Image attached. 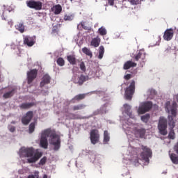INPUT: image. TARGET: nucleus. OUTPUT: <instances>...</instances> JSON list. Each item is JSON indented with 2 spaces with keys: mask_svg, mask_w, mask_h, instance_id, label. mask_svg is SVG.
<instances>
[{
  "mask_svg": "<svg viewBox=\"0 0 178 178\" xmlns=\"http://www.w3.org/2000/svg\"><path fill=\"white\" fill-rule=\"evenodd\" d=\"M86 104H77L76 106H74L72 107L73 111H78L79 110H83L86 108Z\"/></svg>",
  "mask_w": 178,
  "mask_h": 178,
  "instance_id": "obj_30",
  "label": "nucleus"
},
{
  "mask_svg": "<svg viewBox=\"0 0 178 178\" xmlns=\"http://www.w3.org/2000/svg\"><path fill=\"white\" fill-rule=\"evenodd\" d=\"M74 13H65L64 15V20L72 21L74 19Z\"/></svg>",
  "mask_w": 178,
  "mask_h": 178,
  "instance_id": "obj_29",
  "label": "nucleus"
},
{
  "mask_svg": "<svg viewBox=\"0 0 178 178\" xmlns=\"http://www.w3.org/2000/svg\"><path fill=\"white\" fill-rule=\"evenodd\" d=\"M146 58V53L143 50H140V51L134 56L136 60H141V62H145Z\"/></svg>",
  "mask_w": 178,
  "mask_h": 178,
  "instance_id": "obj_17",
  "label": "nucleus"
},
{
  "mask_svg": "<svg viewBox=\"0 0 178 178\" xmlns=\"http://www.w3.org/2000/svg\"><path fill=\"white\" fill-rule=\"evenodd\" d=\"M16 89H12V90H10L9 92H6V93H4L3 97L4 99H10V97H13L15 93Z\"/></svg>",
  "mask_w": 178,
  "mask_h": 178,
  "instance_id": "obj_24",
  "label": "nucleus"
},
{
  "mask_svg": "<svg viewBox=\"0 0 178 178\" xmlns=\"http://www.w3.org/2000/svg\"><path fill=\"white\" fill-rule=\"evenodd\" d=\"M149 118H150V114H145V115H142L141 120L143 122L147 123V122H148Z\"/></svg>",
  "mask_w": 178,
  "mask_h": 178,
  "instance_id": "obj_36",
  "label": "nucleus"
},
{
  "mask_svg": "<svg viewBox=\"0 0 178 178\" xmlns=\"http://www.w3.org/2000/svg\"><path fill=\"white\" fill-rule=\"evenodd\" d=\"M124 108L125 109L126 112L127 113L128 115L130 118H135V115L132 114V113H129L131 110V106L129 104H124Z\"/></svg>",
  "mask_w": 178,
  "mask_h": 178,
  "instance_id": "obj_25",
  "label": "nucleus"
},
{
  "mask_svg": "<svg viewBox=\"0 0 178 178\" xmlns=\"http://www.w3.org/2000/svg\"><path fill=\"white\" fill-rule=\"evenodd\" d=\"M70 1H73V0H70Z\"/></svg>",
  "mask_w": 178,
  "mask_h": 178,
  "instance_id": "obj_55",
  "label": "nucleus"
},
{
  "mask_svg": "<svg viewBox=\"0 0 178 178\" xmlns=\"http://www.w3.org/2000/svg\"><path fill=\"white\" fill-rule=\"evenodd\" d=\"M135 67H137L136 63H133V61H127L124 64V70H130V68H134Z\"/></svg>",
  "mask_w": 178,
  "mask_h": 178,
  "instance_id": "obj_19",
  "label": "nucleus"
},
{
  "mask_svg": "<svg viewBox=\"0 0 178 178\" xmlns=\"http://www.w3.org/2000/svg\"><path fill=\"white\" fill-rule=\"evenodd\" d=\"M42 93H43L44 95V96H46L47 95H49L48 90H46V92H45V90H42Z\"/></svg>",
  "mask_w": 178,
  "mask_h": 178,
  "instance_id": "obj_49",
  "label": "nucleus"
},
{
  "mask_svg": "<svg viewBox=\"0 0 178 178\" xmlns=\"http://www.w3.org/2000/svg\"><path fill=\"white\" fill-rule=\"evenodd\" d=\"M170 159L174 164H178V156L175 153L170 154Z\"/></svg>",
  "mask_w": 178,
  "mask_h": 178,
  "instance_id": "obj_32",
  "label": "nucleus"
},
{
  "mask_svg": "<svg viewBox=\"0 0 178 178\" xmlns=\"http://www.w3.org/2000/svg\"><path fill=\"white\" fill-rule=\"evenodd\" d=\"M8 24H10V26H13V22L12 20H10V21L8 22Z\"/></svg>",
  "mask_w": 178,
  "mask_h": 178,
  "instance_id": "obj_50",
  "label": "nucleus"
},
{
  "mask_svg": "<svg viewBox=\"0 0 178 178\" xmlns=\"http://www.w3.org/2000/svg\"><path fill=\"white\" fill-rule=\"evenodd\" d=\"M38 74V70H31L29 72H27L28 85H31L33 82L37 78Z\"/></svg>",
  "mask_w": 178,
  "mask_h": 178,
  "instance_id": "obj_12",
  "label": "nucleus"
},
{
  "mask_svg": "<svg viewBox=\"0 0 178 178\" xmlns=\"http://www.w3.org/2000/svg\"><path fill=\"white\" fill-rule=\"evenodd\" d=\"M101 42V39H99V35H97V38H94L92 39L90 45H92V47H99V44Z\"/></svg>",
  "mask_w": 178,
  "mask_h": 178,
  "instance_id": "obj_23",
  "label": "nucleus"
},
{
  "mask_svg": "<svg viewBox=\"0 0 178 178\" xmlns=\"http://www.w3.org/2000/svg\"><path fill=\"white\" fill-rule=\"evenodd\" d=\"M177 104L176 102H173L170 107V112L172 115H168V125L171 128L168 134L169 139H172V140L175 139V132L174 131V128L176 125V122L174 120V117H176L177 115Z\"/></svg>",
  "mask_w": 178,
  "mask_h": 178,
  "instance_id": "obj_2",
  "label": "nucleus"
},
{
  "mask_svg": "<svg viewBox=\"0 0 178 178\" xmlns=\"http://www.w3.org/2000/svg\"><path fill=\"white\" fill-rule=\"evenodd\" d=\"M35 106V103H22L19 106V108L22 110H29L31 107Z\"/></svg>",
  "mask_w": 178,
  "mask_h": 178,
  "instance_id": "obj_21",
  "label": "nucleus"
},
{
  "mask_svg": "<svg viewBox=\"0 0 178 178\" xmlns=\"http://www.w3.org/2000/svg\"><path fill=\"white\" fill-rule=\"evenodd\" d=\"M149 92L150 93H155V90H154L153 89L149 90Z\"/></svg>",
  "mask_w": 178,
  "mask_h": 178,
  "instance_id": "obj_51",
  "label": "nucleus"
},
{
  "mask_svg": "<svg viewBox=\"0 0 178 178\" xmlns=\"http://www.w3.org/2000/svg\"><path fill=\"white\" fill-rule=\"evenodd\" d=\"M10 132H15L16 131L15 127H10Z\"/></svg>",
  "mask_w": 178,
  "mask_h": 178,
  "instance_id": "obj_46",
  "label": "nucleus"
},
{
  "mask_svg": "<svg viewBox=\"0 0 178 178\" xmlns=\"http://www.w3.org/2000/svg\"><path fill=\"white\" fill-rule=\"evenodd\" d=\"M98 31L99 34H101V35H105L106 34H107V30L103 26L102 27H99Z\"/></svg>",
  "mask_w": 178,
  "mask_h": 178,
  "instance_id": "obj_35",
  "label": "nucleus"
},
{
  "mask_svg": "<svg viewBox=\"0 0 178 178\" xmlns=\"http://www.w3.org/2000/svg\"><path fill=\"white\" fill-rule=\"evenodd\" d=\"M81 26L83 29H85V30H88L90 29L87 22H81Z\"/></svg>",
  "mask_w": 178,
  "mask_h": 178,
  "instance_id": "obj_40",
  "label": "nucleus"
},
{
  "mask_svg": "<svg viewBox=\"0 0 178 178\" xmlns=\"http://www.w3.org/2000/svg\"><path fill=\"white\" fill-rule=\"evenodd\" d=\"M56 62L60 67H63L65 63L64 58H62V57H59Z\"/></svg>",
  "mask_w": 178,
  "mask_h": 178,
  "instance_id": "obj_37",
  "label": "nucleus"
},
{
  "mask_svg": "<svg viewBox=\"0 0 178 178\" xmlns=\"http://www.w3.org/2000/svg\"><path fill=\"white\" fill-rule=\"evenodd\" d=\"M35 124L36 122H31L29 125V134H33L35 131Z\"/></svg>",
  "mask_w": 178,
  "mask_h": 178,
  "instance_id": "obj_34",
  "label": "nucleus"
},
{
  "mask_svg": "<svg viewBox=\"0 0 178 178\" xmlns=\"http://www.w3.org/2000/svg\"><path fill=\"white\" fill-rule=\"evenodd\" d=\"M111 140V136L108 131H104V143H108Z\"/></svg>",
  "mask_w": 178,
  "mask_h": 178,
  "instance_id": "obj_26",
  "label": "nucleus"
},
{
  "mask_svg": "<svg viewBox=\"0 0 178 178\" xmlns=\"http://www.w3.org/2000/svg\"><path fill=\"white\" fill-rule=\"evenodd\" d=\"M146 129L145 128H136L134 129V134L136 138H144L145 136Z\"/></svg>",
  "mask_w": 178,
  "mask_h": 178,
  "instance_id": "obj_15",
  "label": "nucleus"
},
{
  "mask_svg": "<svg viewBox=\"0 0 178 178\" xmlns=\"http://www.w3.org/2000/svg\"><path fill=\"white\" fill-rule=\"evenodd\" d=\"M141 149L140 160H143L147 164H149V158L152 156V150L148 146H145L144 145H142Z\"/></svg>",
  "mask_w": 178,
  "mask_h": 178,
  "instance_id": "obj_4",
  "label": "nucleus"
},
{
  "mask_svg": "<svg viewBox=\"0 0 178 178\" xmlns=\"http://www.w3.org/2000/svg\"><path fill=\"white\" fill-rule=\"evenodd\" d=\"M21 156L27 157V163H36L42 156V152H35L34 147H22L20 149Z\"/></svg>",
  "mask_w": 178,
  "mask_h": 178,
  "instance_id": "obj_1",
  "label": "nucleus"
},
{
  "mask_svg": "<svg viewBox=\"0 0 178 178\" xmlns=\"http://www.w3.org/2000/svg\"><path fill=\"white\" fill-rule=\"evenodd\" d=\"M136 90V82L131 81L129 86L125 90V97L127 100H131Z\"/></svg>",
  "mask_w": 178,
  "mask_h": 178,
  "instance_id": "obj_6",
  "label": "nucleus"
},
{
  "mask_svg": "<svg viewBox=\"0 0 178 178\" xmlns=\"http://www.w3.org/2000/svg\"><path fill=\"white\" fill-rule=\"evenodd\" d=\"M36 42V35H25L24 38V44L28 45V47H33Z\"/></svg>",
  "mask_w": 178,
  "mask_h": 178,
  "instance_id": "obj_11",
  "label": "nucleus"
},
{
  "mask_svg": "<svg viewBox=\"0 0 178 178\" xmlns=\"http://www.w3.org/2000/svg\"><path fill=\"white\" fill-rule=\"evenodd\" d=\"M168 121L164 117H160L158 124L159 132L161 135H168Z\"/></svg>",
  "mask_w": 178,
  "mask_h": 178,
  "instance_id": "obj_5",
  "label": "nucleus"
},
{
  "mask_svg": "<svg viewBox=\"0 0 178 178\" xmlns=\"http://www.w3.org/2000/svg\"><path fill=\"white\" fill-rule=\"evenodd\" d=\"M170 102H167V103H165V108L167 109L168 113H170Z\"/></svg>",
  "mask_w": 178,
  "mask_h": 178,
  "instance_id": "obj_42",
  "label": "nucleus"
},
{
  "mask_svg": "<svg viewBox=\"0 0 178 178\" xmlns=\"http://www.w3.org/2000/svg\"><path fill=\"white\" fill-rule=\"evenodd\" d=\"M104 52H105V49L104 46H100L99 49V56H98L99 59H102Z\"/></svg>",
  "mask_w": 178,
  "mask_h": 178,
  "instance_id": "obj_33",
  "label": "nucleus"
},
{
  "mask_svg": "<svg viewBox=\"0 0 178 178\" xmlns=\"http://www.w3.org/2000/svg\"><path fill=\"white\" fill-rule=\"evenodd\" d=\"M15 28L17 29V30H18L19 31H20V33H24V30H25V26L24 23H17V24H15Z\"/></svg>",
  "mask_w": 178,
  "mask_h": 178,
  "instance_id": "obj_27",
  "label": "nucleus"
},
{
  "mask_svg": "<svg viewBox=\"0 0 178 178\" xmlns=\"http://www.w3.org/2000/svg\"><path fill=\"white\" fill-rule=\"evenodd\" d=\"M49 143L53 145L54 150L58 151L61 146L60 136L56 132L49 129Z\"/></svg>",
  "mask_w": 178,
  "mask_h": 178,
  "instance_id": "obj_3",
  "label": "nucleus"
},
{
  "mask_svg": "<svg viewBox=\"0 0 178 178\" xmlns=\"http://www.w3.org/2000/svg\"><path fill=\"white\" fill-rule=\"evenodd\" d=\"M177 102H178V95L176 97Z\"/></svg>",
  "mask_w": 178,
  "mask_h": 178,
  "instance_id": "obj_52",
  "label": "nucleus"
},
{
  "mask_svg": "<svg viewBox=\"0 0 178 178\" xmlns=\"http://www.w3.org/2000/svg\"><path fill=\"white\" fill-rule=\"evenodd\" d=\"M153 104L152 102H145V103H142V104L139 106L138 110V114H145V113H148L152 108Z\"/></svg>",
  "mask_w": 178,
  "mask_h": 178,
  "instance_id": "obj_8",
  "label": "nucleus"
},
{
  "mask_svg": "<svg viewBox=\"0 0 178 178\" xmlns=\"http://www.w3.org/2000/svg\"><path fill=\"white\" fill-rule=\"evenodd\" d=\"M135 164H138L139 163L138 157H136L135 160H134Z\"/></svg>",
  "mask_w": 178,
  "mask_h": 178,
  "instance_id": "obj_48",
  "label": "nucleus"
},
{
  "mask_svg": "<svg viewBox=\"0 0 178 178\" xmlns=\"http://www.w3.org/2000/svg\"><path fill=\"white\" fill-rule=\"evenodd\" d=\"M128 1H129V2H131V3H132L133 5H136L139 2L138 0H128Z\"/></svg>",
  "mask_w": 178,
  "mask_h": 178,
  "instance_id": "obj_44",
  "label": "nucleus"
},
{
  "mask_svg": "<svg viewBox=\"0 0 178 178\" xmlns=\"http://www.w3.org/2000/svg\"><path fill=\"white\" fill-rule=\"evenodd\" d=\"M82 52L88 55L90 58H92V51H91L90 49H88V47H83Z\"/></svg>",
  "mask_w": 178,
  "mask_h": 178,
  "instance_id": "obj_28",
  "label": "nucleus"
},
{
  "mask_svg": "<svg viewBox=\"0 0 178 178\" xmlns=\"http://www.w3.org/2000/svg\"><path fill=\"white\" fill-rule=\"evenodd\" d=\"M114 1L115 0H108V2L109 3V5H114Z\"/></svg>",
  "mask_w": 178,
  "mask_h": 178,
  "instance_id": "obj_47",
  "label": "nucleus"
},
{
  "mask_svg": "<svg viewBox=\"0 0 178 178\" xmlns=\"http://www.w3.org/2000/svg\"><path fill=\"white\" fill-rule=\"evenodd\" d=\"M26 6L36 10L42 9V2L41 1L29 0L26 1Z\"/></svg>",
  "mask_w": 178,
  "mask_h": 178,
  "instance_id": "obj_10",
  "label": "nucleus"
},
{
  "mask_svg": "<svg viewBox=\"0 0 178 178\" xmlns=\"http://www.w3.org/2000/svg\"><path fill=\"white\" fill-rule=\"evenodd\" d=\"M51 10L52 12H54V13H55V15H59V13H60V12H62L63 10L62 6L60 5L59 3L57 5H54L51 8Z\"/></svg>",
  "mask_w": 178,
  "mask_h": 178,
  "instance_id": "obj_20",
  "label": "nucleus"
},
{
  "mask_svg": "<svg viewBox=\"0 0 178 178\" xmlns=\"http://www.w3.org/2000/svg\"><path fill=\"white\" fill-rule=\"evenodd\" d=\"M70 118L72 120H79L80 117H79V115H77L76 114H70Z\"/></svg>",
  "mask_w": 178,
  "mask_h": 178,
  "instance_id": "obj_41",
  "label": "nucleus"
},
{
  "mask_svg": "<svg viewBox=\"0 0 178 178\" xmlns=\"http://www.w3.org/2000/svg\"><path fill=\"white\" fill-rule=\"evenodd\" d=\"M80 70L83 72H86V64L84 63V61H81V63H80Z\"/></svg>",
  "mask_w": 178,
  "mask_h": 178,
  "instance_id": "obj_38",
  "label": "nucleus"
},
{
  "mask_svg": "<svg viewBox=\"0 0 178 178\" xmlns=\"http://www.w3.org/2000/svg\"><path fill=\"white\" fill-rule=\"evenodd\" d=\"M51 78L49 75L45 74L42 76L40 82V88H44L47 85H49L51 82Z\"/></svg>",
  "mask_w": 178,
  "mask_h": 178,
  "instance_id": "obj_16",
  "label": "nucleus"
},
{
  "mask_svg": "<svg viewBox=\"0 0 178 178\" xmlns=\"http://www.w3.org/2000/svg\"><path fill=\"white\" fill-rule=\"evenodd\" d=\"M50 136V129H44L42 132V136L40 138V146L43 147V149H47L48 147V139L47 138Z\"/></svg>",
  "mask_w": 178,
  "mask_h": 178,
  "instance_id": "obj_7",
  "label": "nucleus"
},
{
  "mask_svg": "<svg viewBox=\"0 0 178 178\" xmlns=\"http://www.w3.org/2000/svg\"><path fill=\"white\" fill-rule=\"evenodd\" d=\"M86 96L87 93L76 95V96H74V97H73L72 102L73 103H75V102H80L81 100H83L84 99H86Z\"/></svg>",
  "mask_w": 178,
  "mask_h": 178,
  "instance_id": "obj_18",
  "label": "nucleus"
},
{
  "mask_svg": "<svg viewBox=\"0 0 178 178\" xmlns=\"http://www.w3.org/2000/svg\"><path fill=\"white\" fill-rule=\"evenodd\" d=\"M174 150H175L176 153L178 154V143L174 147Z\"/></svg>",
  "mask_w": 178,
  "mask_h": 178,
  "instance_id": "obj_45",
  "label": "nucleus"
},
{
  "mask_svg": "<svg viewBox=\"0 0 178 178\" xmlns=\"http://www.w3.org/2000/svg\"><path fill=\"white\" fill-rule=\"evenodd\" d=\"M33 117V111H28L22 118V122L24 125H29Z\"/></svg>",
  "mask_w": 178,
  "mask_h": 178,
  "instance_id": "obj_13",
  "label": "nucleus"
},
{
  "mask_svg": "<svg viewBox=\"0 0 178 178\" xmlns=\"http://www.w3.org/2000/svg\"><path fill=\"white\" fill-rule=\"evenodd\" d=\"M173 35H174L173 29H167V30L164 31V34L163 37L164 40H166L167 41H170V40H172Z\"/></svg>",
  "mask_w": 178,
  "mask_h": 178,
  "instance_id": "obj_14",
  "label": "nucleus"
},
{
  "mask_svg": "<svg viewBox=\"0 0 178 178\" xmlns=\"http://www.w3.org/2000/svg\"><path fill=\"white\" fill-rule=\"evenodd\" d=\"M132 75H131V74H127V75L124 76V79L126 81H129V79H131Z\"/></svg>",
  "mask_w": 178,
  "mask_h": 178,
  "instance_id": "obj_43",
  "label": "nucleus"
},
{
  "mask_svg": "<svg viewBox=\"0 0 178 178\" xmlns=\"http://www.w3.org/2000/svg\"><path fill=\"white\" fill-rule=\"evenodd\" d=\"M90 139L92 145H96L99 142L100 135L98 129H92L90 133Z\"/></svg>",
  "mask_w": 178,
  "mask_h": 178,
  "instance_id": "obj_9",
  "label": "nucleus"
},
{
  "mask_svg": "<svg viewBox=\"0 0 178 178\" xmlns=\"http://www.w3.org/2000/svg\"><path fill=\"white\" fill-rule=\"evenodd\" d=\"M168 51H169V49H167L166 52H168Z\"/></svg>",
  "mask_w": 178,
  "mask_h": 178,
  "instance_id": "obj_53",
  "label": "nucleus"
},
{
  "mask_svg": "<svg viewBox=\"0 0 178 178\" xmlns=\"http://www.w3.org/2000/svg\"><path fill=\"white\" fill-rule=\"evenodd\" d=\"M47 161V157L44 156L42 157V159H40V161H39V165H44V164H46Z\"/></svg>",
  "mask_w": 178,
  "mask_h": 178,
  "instance_id": "obj_39",
  "label": "nucleus"
},
{
  "mask_svg": "<svg viewBox=\"0 0 178 178\" xmlns=\"http://www.w3.org/2000/svg\"><path fill=\"white\" fill-rule=\"evenodd\" d=\"M89 76L86 75H80L78 81V83L79 86L83 85L84 82H87L88 81Z\"/></svg>",
  "mask_w": 178,
  "mask_h": 178,
  "instance_id": "obj_22",
  "label": "nucleus"
},
{
  "mask_svg": "<svg viewBox=\"0 0 178 178\" xmlns=\"http://www.w3.org/2000/svg\"><path fill=\"white\" fill-rule=\"evenodd\" d=\"M47 89H49V88L47 87Z\"/></svg>",
  "mask_w": 178,
  "mask_h": 178,
  "instance_id": "obj_54",
  "label": "nucleus"
},
{
  "mask_svg": "<svg viewBox=\"0 0 178 178\" xmlns=\"http://www.w3.org/2000/svg\"><path fill=\"white\" fill-rule=\"evenodd\" d=\"M67 59L71 65H76V58L75 56H67Z\"/></svg>",
  "mask_w": 178,
  "mask_h": 178,
  "instance_id": "obj_31",
  "label": "nucleus"
}]
</instances>
